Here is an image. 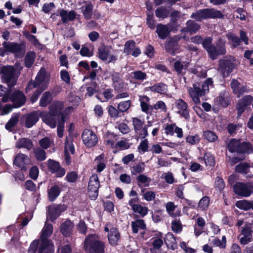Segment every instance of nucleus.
Here are the masks:
<instances>
[{"instance_id": "3c124183", "label": "nucleus", "mask_w": 253, "mask_h": 253, "mask_svg": "<svg viewBox=\"0 0 253 253\" xmlns=\"http://www.w3.org/2000/svg\"><path fill=\"white\" fill-rule=\"evenodd\" d=\"M34 154L36 158L39 161H43L46 158L45 152L40 148L34 149Z\"/></svg>"}, {"instance_id": "bf43d9fd", "label": "nucleus", "mask_w": 253, "mask_h": 253, "mask_svg": "<svg viewBox=\"0 0 253 253\" xmlns=\"http://www.w3.org/2000/svg\"><path fill=\"white\" fill-rule=\"evenodd\" d=\"M135 46V42L133 41H128L127 42L125 45L124 48V52L127 54H130L132 51L133 50V48Z\"/></svg>"}, {"instance_id": "5fc2aeb1", "label": "nucleus", "mask_w": 253, "mask_h": 253, "mask_svg": "<svg viewBox=\"0 0 253 253\" xmlns=\"http://www.w3.org/2000/svg\"><path fill=\"white\" fill-rule=\"evenodd\" d=\"M200 28V26L195 23L193 21L189 20L187 22V31L195 32Z\"/></svg>"}, {"instance_id": "a878e982", "label": "nucleus", "mask_w": 253, "mask_h": 253, "mask_svg": "<svg viewBox=\"0 0 253 253\" xmlns=\"http://www.w3.org/2000/svg\"><path fill=\"white\" fill-rule=\"evenodd\" d=\"M189 62L180 59L179 60L174 62V70L178 74H183L185 73V71L189 66Z\"/></svg>"}, {"instance_id": "2eb2a0df", "label": "nucleus", "mask_w": 253, "mask_h": 253, "mask_svg": "<svg viewBox=\"0 0 253 253\" xmlns=\"http://www.w3.org/2000/svg\"><path fill=\"white\" fill-rule=\"evenodd\" d=\"M132 124L136 134L139 138H144L148 135L147 126L137 118H132Z\"/></svg>"}, {"instance_id": "a19ab883", "label": "nucleus", "mask_w": 253, "mask_h": 253, "mask_svg": "<svg viewBox=\"0 0 253 253\" xmlns=\"http://www.w3.org/2000/svg\"><path fill=\"white\" fill-rule=\"evenodd\" d=\"M51 99V94L49 92H44L40 99V105L42 107L46 106L50 102Z\"/></svg>"}, {"instance_id": "72a5a7b5", "label": "nucleus", "mask_w": 253, "mask_h": 253, "mask_svg": "<svg viewBox=\"0 0 253 253\" xmlns=\"http://www.w3.org/2000/svg\"><path fill=\"white\" fill-rule=\"evenodd\" d=\"M112 75L113 85L115 89L119 90L124 88V84L119 75L116 73H109Z\"/></svg>"}, {"instance_id": "c03bdc74", "label": "nucleus", "mask_w": 253, "mask_h": 253, "mask_svg": "<svg viewBox=\"0 0 253 253\" xmlns=\"http://www.w3.org/2000/svg\"><path fill=\"white\" fill-rule=\"evenodd\" d=\"M236 206L237 208L245 211L248 210L252 208V202H249L247 200H241L238 201L236 203Z\"/></svg>"}, {"instance_id": "f8f14e48", "label": "nucleus", "mask_w": 253, "mask_h": 253, "mask_svg": "<svg viewBox=\"0 0 253 253\" xmlns=\"http://www.w3.org/2000/svg\"><path fill=\"white\" fill-rule=\"evenodd\" d=\"M112 47L105 45H101L98 49V56L99 58L109 63L115 61L117 59V56L111 54Z\"/></svg>"}, {"instance_id": "6e6d98bb", "label": "nucleus", "mask_w": 253, "mask_h": 253, "mask_svg": "<svg viewBox=\"0 0 253 253\" xmlns=\"http://www.w3.org/2000/svg\"><path fill=\"white\" fill-rule=\"evenodd\" d=\"M158 238H156L153 243V248L156 249H159L161 247L163 244V241L162 240V234L160 232L157 234Z\"/></svg>"}, {"instance_id": "4d7b16f0", "label": "nucleus", "mask_w": 253, "mask_h": 253, "mask_svg": "<svg viewBox=\"0 0 253 253\" xmlns=\"http://www.w3.org/2000/svg\"><path fill=\"white\" fill-rule=\"evenodd\" d=\"M171 228L173 231L176 233L180 232L182 230V227L179 220L175 219L172 221Z\"/></svg>"}, {"instance_id": "4c0bfd02", "label": "nucleus", "mask_w": 253, "mask_h": 253, "mask_svg": "<svg viewBox=\"0 0 253 253\" xmlns=\"http://www.w3.org/2000/svg\"><path fill=\"white\" fill-rule=\"evenodd\" d=\"M82 12L85 17L87 19L91 18L92 15V11L93 6L91 3H84V4L83 5Z\"/></svg>"}, {"instance_id": "412c9836", "label": "nucleus", "mask_w": 253, "mask_h": 253, "mask_svg": "<svg viewBox=\"0 0 253 253\" xmlns=\"http://www.w3.org/2000/svg\"><path fill=\"white\" fill-rule=\"evenodd\" d=\"M30 162V159L26 155L22 154H18L15 157L14 164L17 167L24 169L25 166Z\"/></svg>"}, {"instance_id": "7ed1b4c3", "label": "nucleus", "mask_w": 253, "mask_h": 253, "mask_svg": "<svg viewBox=\"0 0 253 253\" xmlns=\"http://www.w3.org/2000/svg\"><path fill=\"white\" fill-rule=\"evenodd\" d=\"M104 244L95 234L88 235L84 240V249L89 253H104Z\"/></svg>"}, {"instance_id": "a211bd4d", "label": "nucleus", "mask_w": 253, "mask_h": 253, "mask_svg": "<svg viewBox=\"0 0 253 253\" xmlns=\"http://www.w3.org/2000/svg\"><path fill=\"white\" fill-rule=\"evenodd\" d=\"M105 231L108 232V238L109 243L112 245H116L120 239V234L118 230L114 227L110 228V225L107 224Z\"/></svg>"}, {"instance_id": "4468645a", "label": "nucleus", "mask_w": 253, "mask_h": 253, "mask_svg": "<svg viewBox=\"0 0 253 253\" xmlns=\"http://www.w3.org/2000/svg\"><path fill=\"white\" fill-rule=\"evenodd\" d=\"M252 226L251 223L246 224L242 228L241 234L239 236L241 244L245 245L253 241Z\"/></svg>"}, {"instance_id": "a18cd8bd", "label": "nucleus", "mask_w": 253, "mask_h": 253, "mask_svg": "<svg viewBox=\"0 0 253 253\" xmlns=\"http://www.w3.org/2000/svg\"><path fill=\"white\" fill-rule=\"evenodd\" d=\"M142 198L146 201L150 202L154 200L156 197V192L153 191L142 190Z\"/></svg>"}, {"instance_id": "603ef678", "label": "nucleus", "mask_w": 253, "mask_h": 253, "mask_svg": "<svg viewBox=\"0 0 253 253\" xmlns=\"http://www.w3.org/2000/svg\"><path fill=\"white\" fill-rule=\"evenodd\" d=\"M131 105V102L129 100L122 101L119 103L118 105V109L121 112H125L126 111Z\"/></svg>"}, {"instance_id": "13d9d810", "label": "nucleus", "mask_w": 253, "mask_h": 253, "mask_svg": "<svg viewBox=\"0 0 253 253\" xmlns=\"http://www.w3.org/2000/svg\"><path fill=\"white\" fill-rule=\"evenodd\" d=\"M205 138L209 141L213 142L217 139V136L211 131H206L204 132Z\"/></svg>"}, {"instance_id": "58836bf2", "label": "nucleus", "mask_w": 253, "mask_h": 253, "mask_svg": "<svg viewBox=\"0 0 253 253\" xmlns=\"http://www.w3.org/2000/svg\"><path fill=\"white\" fill-rule=\"evenodd\" d=\"M132 210L134 212L139 213L143 217L145 216L148 212V209L147 207L143 206L140 204L133 206Z\"/></svg>"}, {"instance_id": "cd10ccee", "label": "nucleus", "mask_w": 253, "mask_h": 253, "mask_svg": "<svg viewBox=\"0 0 253 253\" xmlns=\"http://www.w3.org/2000/svg\"><path fill=\"white\" fill-rule=\"evenodd\" d=\"M59 13L63 22H67L68 21H73L76 17V13L74 11L68 12L66 10L61 9L59 11Z\"/></svg>"}, {"instance_id": "69168bd1", "label": "nucleus", "mask_w": 253, "mask_h": 253, "mask_svg": "<svg viewBox=\"0 0 253 253\" xmlns=\"http://www.w3.org/2000/svg\"><path fill=\"white\" fill-rule=\"evenodd\" d=\"M156 15L157 17L164 18L166 17L168 13L166 9L163 7H159L156 10Z\"/></svg>"}, {"instance_id": "f257e3e1", "label": "nucleus", "mask_w": 253, "mask_h": 253, "mask_svg": "<svg viewBox=\"0 0 253 253\" xmlns=\"http://www.w3.org/2000/svg\"><path fill=\"white\" fill-rule=\"evenodd\" d=\"M212 85L211 79H207L202 84L196 83L193 84V87L190 88L188 91L193 102L197 104H200V97L204 96L209 92L210 86Z\"/></svg>"}, {"instance_id": "4be33fe9", "label": "nucleus", "mask_w": 253, "mask_h": 253, "mask_svg": "<svg viewBox=\"0 0 253 253\" xmlns=\"http://www.w3.org/2000/svg\"><path fill=\"white\" fill-rule=\"evenodd\" d=\"M253 101V97L251 95H247L239 101L237 105L239 116L241 115L246 109V107L249 105Z\"/></svg>"}, {"instance_id": "473e14b6", "label": "nucleus", "mask_w": 253, "mask_h": 253, "mask_svg": "<svg viewBox=\"0 0 253 253\" xmlns=\"http://www.w3.org/2000/svg\"><path fill=\"white\" fill-rule=\"evenodd\" d=\"M117 140V137L112 133L108 132L104 136V141L105 144L111 148H115V141Z\"/></svg>"}, {"instance_id": "de8ad7c7", "label": "nucleus", "mask_w": 253, "mask_h": 253, "mask_svg": "<svg viewBox=\"0 0 253 253\" xmlns=\"http://www.w3.org/2000/svg\"><path fill=\"white\" fill-rule=\"evenodd\" d=\"M75 152V149L72 143V139L71 138H66L65 145V152L69 153L70 154H73Z\"/></svg>"}, {"instance_id": "39448f33", "label": "nucleus", "mask_w": 253, "mask_h": 253, "mask_svg": "<svg viewBox=\"0 0 253 253\" xmlns=\"http://www.w3.org/2000/svg\"><path fill=\"white\" fill-rule=\"evenodd\" d=\"M40 116H41L43 121L51 128L55 127L56 124L53 120H51L50 115L47 114L45 112H40L39 111L33 112L27 116L25 121V126L28 128L31 127L37 122Z\"/></svg>"}, {"instance_id": "c85d7f7f", "label": "nucleus", "mask_w": 253, "mask_h": 253, "mask_svg": "<svg viewBox=\"0 0 253 253\" xmlns=\"http://www.w3.org/2000/svg\"><path fill=\"white\" fill-rule=\"evenodd\" d=\"M156 32L160 38L165 39L170 32L169 25L159 24L157 26Z\"/></svg>"}, {"instance_id": "774afa93", "label": "nucleus", "mask_w": 253, "mask_h": 253, "mask_svg": "<svg viewBox=\"0 0 253 253\" xmlns=\"http://www.w3.org/2000/svg\"><path fill=\"white\" fill-rule=\"evenodd\" d=\"M163 177L169 184H172L174 182V179L173 174L170 172H167L163 174Z\"/></svg>"}, {"instance_id": "6ab92c4d", "label": "nucleus", "mask_w": 253, "mask_h": 253, "mask_svg": "<svg viewBox=\"0 0 253 253\" xmlns=\"http://www.w3.org/2000/svg\"><path fill=\"white\" fill-rule=\"evenodd\" d=\"M180 39V37L178 36H175L169 39L165 44L166 51L172 55H174L178 49V45L177 42Z\"/></svg>"}, {"instance_id": "37998d69", "label": "nucleus", "mask_w": 253, "mask_h": 253, "mask_svg": "<svg viewBox=\"0 0 253 253\" xmlns=\"http://www.w3.org/2000/svg\"><path fill=\"white\" fill-rule=\"evenodd\" d=\"M95 163L97 165V170L98 172L102 171L105 167L104 163V156L102 155L96 158L94 161Z\"/></svg>"}, {"instance_id": "052dcab7", "label": "nucleus", "mask_w": 253, "mask_h": 253, "mask_svg": "<svg viewBox=\"0 0 253 253\" xmlns=\"http://www.w3.org/2000/svg\"><path fill=\"white\" fill-rule=\"evenodd\" d=\"M241 148L243 149V151H241L240 153H250L253 152V147L249 142L242 143Z\"/></svg>"}, {"instance_id": "e433bc0d", "label": "nucleus", "mask_w": 253, "mask_h": 253, "mask_svg": "<svg viewBox=\"0 0 253 253\" xmlns=\"http://www.w3.org/2000/svg\"><path fill=\"white\" fill-rule=\"evenodd\" d=\"M36 53L34 51L27 52L25 57V65L26 67H31L35 62Z\"/></svg>"}, {"instance_id": "f03ea898", "label": "nucleus", "mask_w": 253, "mask_h": 253, "mask_svg": "<svg viewBox=\"0 0 253 253\" xmlns=\"http://www.w3.org/2000/svg\"><path fill=\"white\" fill-rule=\"evenodd\" d=\"M53 233L52 225L46 223L42 230L41 244L39 249V253H53L54 247L47 238L50 237Z\"/></svg>"}, {"instance_id": "9d476101", "label": "nucleus", "mask_w": 253, "mask_h": 253, "mask_svg": "<svg viewBox=\"0 0 253 253\" xmlns=\"http://www.w3.org/2000/svg\"><path fill=\"white\" fill-rule=\"evenodd\" d=\"M9 93H7L2 98L3 102H7L9 99L13 103L14 107L18 108L23 105L26 101V98L23 93L20 91H16L12 93L11 97H9Z\"/></svg>"}, {"instance_id": "1a4fd4ad", "label": "nucleus", "mask_w": 253, "mask_h": 253, "mask_svg": "<svg viewBox=\"0 0 253 253\" xmlns=\"http://www.w3.org/2000/svg\"><path fill=\"white\" fill-rule=\"evenodd\" d=\"M2 73L3 79L8 86H12L16 84L18 75L14 67L4 66L2 69Z\"/></svg>"}, {"instance_id": "0eeeda50", "label": "nucleus", "mask_w": 253, "mask_h": 253, "mask_svg": "<svg viewBox=\"0 0 253 253\" xmlns=\"http://www.w3.org/2000/svg\"><path fill=\"white\" fill-rule=\"evenodd\" d=\"M236 66V60L234 57H226L219 61V71L224 77H228Z\"/></svg>"}, {"instance_id": "aec40b11", "label": "nucleus", "mask_w": 253, "mask_h": 253, "mask_svg": "<svg viewBox=\"0 0 253 253\" xmlns=\"http://www.w3.org/2000/svg\"><path fill=\"white\" fill-rule=\"evenodd\" d=\"M48 168L51 173H55L57 177H62L64 175L65 170L60 167L59 164L53 160L48 161Z\"/></svg>"}, {"instance_id": "09e8293b", "label": "nucleus", "mask_w": 253, "mask_h": 253, "mask_svg": "<svg viewBox=\"0 0 253 253\" xmlns=\"http://www.w3.org/2000/svg\"><path fill=\"white\" fill-rule=\"evenodd\" d=\"M205 163L207 166L212 167L215 164L214 157L210 153H206L204 157Z\"/></svg>"}, {"instance_id": "5701e85b", "label": "nucleus", "mask_w": 253, "mask_h": 253, "mask_svg": "<svg viewBox=\"0 0 253 253\" xmlns=\"http://www.w3.org/2000/svg\"><path fill=\"white\" fill-rule=\"evenodd\" d=\"M175 105L178 110V113L186 119H188L189 115L187 110V104L183 100L179 99L176 101Z\"/></svg>"}, {"instance_id": "dca6fc26", "label": "nucleus", "mask_w": 253, "mask_h": 253, "mask_svg": "<svg viewBox=\"0 0 253 253\" xmlns=\"http://www.w3.org/2000/svg\"><path fill=\"white\" fill-rule=\"evenodd\" d=\"M82 139L84 144L88 147L95 146L98 141L96 135L92 131L86 129L82 134Z\"/></svg>"}, {"instance_id": "9b49d317", "label": "nucleus", "mask_w": 253, "mask_h": 253, "mask_svg": "<svg viewBox=\"0 0 253 253\" xmlns=\"http://www.w3.org/2000/svg\"><path fill=\"white\" fill-rule=\"evenodd\" d=\"M234 192L238 195L249 197L253 193V184L252 183H237L234 186Z\"/></svg>"}, {"instance_id": "7c9ffc66", "label": "nucleus", "mask_w": 253, "mask_h": 253, "mask_svg": "<svg viewBox=\"0 0 253 253\" xmlns=\"http://www.w3.org/2000/svg\"><path fill=\"white\" fill-rule=\"evenodd\" d=\"M241 144L239 140L235 139H231L228 144V148L231 152H238L243 151L241 148Z\"/></svg>"}, {"instance_id": "f704fd0d", "label": "nucleus", "mask_w": 253, "mask_h": 253, "mask_svg": "<svg viewBox=\"0 0 253 253\" xmlns=\"http://www.w3.org/2000/svg\"><path fill=\"white\" fill-rule=\"evenodd\" d=\"M149 88L151 91L161 94H166L168 90L167 86L165 84L161 83L154 84L150 87Z\"/></svg>"}, {"instance_id": "6e6552de", "label": "nucleus", "mask_w": 253, "mask_h": 253, "mask_svg": "<svg viewBox=\"0 0 253 253\" xmlns=\"http://www.w3.org/2000/svg\"><path fill=\"white\" fill-rule=\"evenodd\" d=\"M191 17L196 20L201 21L206 18H221L222 15L218 10L213 9H205L193 13Z\"/></svg>"}, {"instance_id": "864d4df0", "label": "nucleus", "mask_w": 253, "mask_h": 253, "mask_svg": "<svg viewBox=\"0 0 253 253\" xmlns=\"http://www.w3.org/2000/svg\"><path fill=\"white\" fill-rule=\"evenodd\" d=\"M137 180L139 185H140V184H142L144 186H148L151 180L150 178L146 175L144 174H140L137 177Z\"/></svg>"}, {"instance_id": "20e7f679", "label": "nucleus", "mask_w": 253, "mask_h": 253, "mask_svg": "<svg viewBox=\"0 0 253 253\" xmlns=\"http://www.w3.org/2000/svg\"><path fill=\"white\" fill-rule=\"evenodd\" d=\"M50 80V75L44 68H42L38 73L35 81L28 83L26 90L34 88L44 90L48 86Z\"/></svg>"}, {"instance_id": "79ce46f5", "label": "nucleus", "mask_w": 253, "mask_h": 253, "mask_svg": "<svg viewBox=\"0 0 253 253\" xmlns=\"http://www.w3.org/2000/svg\"><path fill=\"white\" fill-rule=\"evenodd\" d=\"M19 117V115L18 114L13 115L10 119L5 125L6 129L9 130H11V128L15 126V125L18 122Z\"/></svg>"}, {"instance_id": "bb28decb", "label": "nucleus", "mask_w": 253, "mask_h": 253, "mask_svg": "<svg viewBox=\"0 0 253 253\" xmlns=\"http://www.w3.org/2000/svg\"><path fill=\"white\" fill-rule=\"evenodd\" d=\"M176 207L177 206L175 205L172 202H169L166 204L167 212L169 216L174 218L181 215V211L180 210H176L174 212Z\"/></svg>"}, {"instance_id": "c756f323", "label": "nucleus", "mask_w": 253, "mask_h": 253, "mask_svg": "<svg viewBox=\"0 0 253 253\" xmlns=\"http://www.w3.org/2000/svg\"><path fill=\"white\" fill-rule=\"evenodd\" d=\"M73 226V224L71 221L66 220L61 224L60 231L64 236H69L72 231Z\"/></svg>"}, {"instance_id": "ddd939ff", "label": "nucleus", "mask_w": 253, "mask_h": 253, "mask_svg": "<svg viewBox=\"0 0 253 253\" xmlns=\"http://www.w3.org/2000/svg\"><path fill=\"white\" fill-rule=\"evenodd\" d=\"M99 186L97 175L92 174L90 177L88 185V195L92 200H95L97 198Z\"/></svg>"}, {"instance_id": "49530a36", "label": "nucleus", "mask_w": 253, "mask_h": 253, "mask_svg": "<svg viewBox=\"0 0 253 253\" xmlns=\"http://www.w3.org/2000/svg\"><path fill=\"white\" fill-rule=\"evenodd\" d=\"M139 100L140 101V105L142 111L147 112L149 109V107L147 104V102L149 100V98L146 96H140Z\"/></svg>"}, {"instance_id": "423d86ee", "label": "nucleus", "mask_w": 253, "mask_h": 253, "mask_svg": "<svg viewBox=\"0 0 253 253\" xmlns=\"http://www.w3.org/2000/svg\"><path fill=\"white\" fill-rule=\"evenodd\" d=\"M211 42L212 39L210 37L206 38L202 42L203 46L207 50L211 58L214 59L218 55L225 54V42L221 41L220 45H217L216 47L212 45Z\"/></svg>"}, {"instance_id": "680f3d73", "label": "nucleus", "mask_w": 253, "mask_h": 253, "mask_svg": "<svg viewBox=\"0 0 253 253\" xmlns=\"http://www.w3.org/2000/svg\"><path fill=\"white\" fill-rule=\"evenodd\" d=\"M52 142V141L50 140L48 138L44 137L40 141L39 144L41 147L43 149H47L50 147Z\"/></svg>"}, {"instance_id": "e2e57ef3", "label": "nucleus", "mask_w": 253, "mask_h": 253, "mask_svg": "<svg viewBox=\"0 0 253 253\" xmlns=\"http://www.w3.org/2000/svg\"><path fill=\"white\" fill-rule=\"evenodd\" d=\"M165 243L168 245L174 244L175 243V239L172 234L168 233L164 238Z\"/></svg>"}, {"instance_id": "393cba45", "label": "nucleus", "mask_w": 253, "mask_h": 253, "mask_svg": "<svg viewBox=\"0 0 253 253\" xmlns=\"http://www.w3.org/2000/svg\"><path fill=\"white\" fill-rule=\"evenodd\" d=\"M63 103L60 101L55 102L52 104L50 106V113H46L47 114L50 115L51 120H52L56 123L53 117L59 114H61V111L63 108Z\"/></svg>"}, {"instance_id": "c9c22d12", "label": "nucleus", "mask_w": 253, "mask_h": 253, "mask_svg": "<svg viewBox=\"0 0 253 253\" xmlns=\"http://www.w3.org/2000/svg\"><path fill=\"white\" fill-rule=\"evenodd\" d=\"M131 225L133 232L134 233H137L139 229H144L146 228V225L144 223V220L142 219H138L135 221H132Z\"/></svg>"}, {"instance_id": "0e129e2a", "label": "nucleus", "mask_w": 253, "mask_h": 253, "mask_svg": "<svg viewBox=\"0 0 253 253\" xmlns=\"http://www.w3.org/2000/svg\"><path fill=\"white\" fill-rule=\"evenodd\" d=\"M248 167V164L241 163L236 167L235 170L237 172L242 173L246 175V173L248 172V171H247Z\"/></svg>"}, {"instance_id": "ea45409f", "label": "nucleus", "mask_w": 253, "mask_h": 253, "mask_svg": "<svg viewBox=\"0 0 253 253\" xmlns=\"http://www.w3.org/2000/svg\"><path fill=\"white\" fill-rule=\"evenodd\" d=\"M60 189L57 186L51 187L48 190V198L50 201H54L59 195Z\"/></svg>"}, {"instance_id": "8fccbe9b", "label": "nucleus", "mask_w": 253, "mask_h": 253, "mask_svg": "<svg viewBox=\"0 0 253 253\" xmlns=\"http://www.w3.org/2000/svg\"><path fill=\"white\" fill-rule=\"evenodd\" d=\"M210 199L209 197L205 196L202 198L199 202L198 208L201 210H205L209 206Z\"/></svg>"}, {"instance_id": "b1692460", "label": "nucleus", "mask_w": 253, "mask_h": 253, "mask_svg": "<svg viewBox=\"0 0 253 253\" xmlns=\"http://www.w3.org/2000/svg\"><path fill=\"white\" fill-rule=\"evenodd\" d=\"M5 51L10 52L18 56L21 51V46L14 42H4L2 44Z\"/></svg>"}, {"instance_id": "f3484780", "label": "nucleus", "mask_w": 253, "mask_h": 253, "mask_svg": "<svg viewBox=\"0 0 253 253\" xmlns=\"http://www.w3.org/2000/svg\"><path fill=\"white\" fill-rule=\"evenodd\" d=\"M66 210V206L64 205H53L49 206L47 215L49 219L54 221L62 212Z\"/></svg>"}, {"instance_id": "338daca9", "label": "nucleus", "mask_w": 253, "mask_h": 253, "mask_svg": "<svg viewBox=\"0 0 253 253\" xmlns=\"http://www.w3.org/2000/svg\"><path fill=\"white\" fill-rule=\"evenodd\" d=\"M148 149V141L147 139L142 140L138 147L140 152L144 153L147 151Z\"/></svg>"}, {"instance_id": "2f4dec72", "label": "nucleus", "mask_w": 253, "mask_h": 253, "mask_svg": "<svg viewBox=\"0 0 253 253\" xmlns=\"http://www.w3.org/2000/svg\"><path fill=\"white\" fill-rule=\"evenodd\" d=\"M16 147L18 148H23L30 150L33 147V144L32 141L28 138H21L19 139L16 143Z\"/></svg>"}]
</instances>
